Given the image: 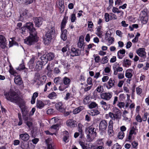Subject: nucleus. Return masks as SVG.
Here are the masks:
<instances>
[{"mask_svg": "<svg viewBox=\"0 0 149 149\" xmlns=\"http://www.w3.org/2000/svg\"><path fill=\"white\" fill-rule=\"evenodd\" d=\"M84 109V107L83 106H80L73 110V113L74 114H77L79 113L80 111L83 110Z\"/></svg>", "mask_w": 149, "mask_h": 149, "instance_id": "473e14b6", "label": "nucleus"}, {"mask_svg": "<svg viewBox=\"0 0 149 149\" xmlns=\"http://www.w3.org/2000/svg\"><path fill=\"white\" fill-rule=\"evenodd\" d=\"M27 31L29 33L30 36L24 40V42L28 45H31L37 41L36 36L37 32L33 27V23L27 22L24 25Z\"/></svg>", "mask_w": 149, "mask_h": 149, "instance_id": "f257e3e1", "label": "nucleus"}, {"mask_svg": "<svg viewBox=\"0 0 149 149\" xmlns=\"http://www.w3.org/2000/svg\"><path fill=\"white\" fill-rule=\"evenodd\" d=\"M84 37L82 36H80L79 38V41L77 43V46L81 49L83 50L84 49L85 44L84 42Z\"/></svg>", "mask_w": 149, "mask_h": 149, "instance_id": "9d476101", "label": "nucleus"}, {"mask_svg": "<svg viewBox=\"0 0 149 149\" xmlns=\"http://www.w3.org/2000/svg\"><path fill=\"white\" fill-rule=\"evenodd\" d=\"M70 19L72 22H74L76 20L77 18L75 14L73 13L71 15L70 17Z\"/></svg>", "mask_w": 149, "mask_h": 149, "instance_id": "3c124183", "label": "nucleus"}, {"mask_svg": "<svg viewBox=\"0 0 149 149\" xmlns=\"http://www.w3.org/2000/svg\"><path fill=\"white\" fill-rule=\"evenodd\" d=\"M45 106L44 103L40 100H37L36 102V106L38 108L42 109Z\"/></svg>", "mask_w": 149, "mask_h": 149, "instance_id": "c9c22d12", "label": "nucleus"}, {"mask_svg": "<svg viewBox=\"0 0 149 149\" xmlns=\"http://www.w3.org/2000/svg\"><path fill=\"white\" fill-rule=\"evenodd\" d=\"M100 104L102 105V107L104 110H107L109 107V105L107 104L106 102L102 101L100 102Z\"/></svg>", "mask_w": 149, "mask_h": 149, "instance_id": "2f4dec72", "label": "nucleus"}, {"mask_svg": "<svg viewBox=\"0 0 149 149\" xmlns=\"http://www.w3.org/2000/svg\"><path fill=\"white\" fill-rule=\"evenodd\" d=\"M107 126V123L105 120H102L100 123L99 129L102 131L105 130Z\"/></svg>", "mask_w": 149, "mask_h": 149, "instance_id": "f3484780", "label": "nucleus"}, {"mask_svg": "<svg viewBox=\"0 0 149 149\" xmlns=\"http://www.w3.org/2000/svg\"><path fill=\"white\" fill-rule=\"evenodd\" d=\"M57 4L60 10V12L61 13L62 12L64 11V9L63 0H59Z\"/></svg>", "mask_w": 149, "mask_h": 149, "instance_id": "393cba45", "label": "nucleus"}, {"mask_svg": "<svg viewBox=\"0 0 149 149\" xmlns=\"http://www.w3.org/2000/svg\"><path fill=\"white\" fill-rule=\"evenodd\" d=\"M73 95L71 93H68L64 97V99L66 100H72L74 99Z\"/></svg>", "mask_w": 149, "mask_h": 149, "instance_id": "bb28decb", "label": "nucleus"}, {"mask_svg": "<svg viewBox=\"0 0 149 149\" xmlns=\"http://www.w3.org/2000/svg\"><path fill=\"white\" fill-rule=\"evenodd\" d=\"M61 30L62 33L61 35V38L63 40H65L67 38L66 34L67 32V31L66 29H65L63 31Z\"/></svg>", "mask_w": 149, "mask_h": 149, "instance_id": "c85d7f7f", "label": "nucleus"}, {"mask_svg": "<svg viewBox=\"0 0 149 149\" xmlns=\"http://www.w3.org/2000/svg\"><path fill=\"white\" fill-rule=\"evenodd\" d=\"M134 135H134V134H132L131 133L129 132V134L128 135V136L127 137V139H128V141H130L133 139L134 138Z\"/></svg>", "mask_w": 149, "mask_h": 149, "instance_id": "bf43d9fd", "label": "nucleus"}, {"mask_svg": "<svg viewBox=\"0 0 149 149\" xmlns=\"http://www.w3.org/2000/svg\"><path fill=\"white\" fill-rule=\"evenodd\" d=\"M113 121L111 120L109 123L108 131L109 135L110 136H113L114 134L113 131Z\"/></svg>", "mask_w": 149, "mask_h": 149, "instance_id": "f8f14e48", "label": "nucleus"}, {"mask_svg": "<svg viewBox=\"0 0 149 149\" xmlns=\"http://www.w3.org/2000/svg\"><path fill=\"white\" fill-rule=\"evenodd\" d=\"M46 55L48 61H51L53 59L54 57V54L52 53H49Z\"/></svg>", "mask_w": 149, "mask_h": 149, "instance_id": "37998d69", "label": "nucleus"}, {"mask_svg": "<svg viewBox=\"0 0 149 149\" xmlns=\"http://www.w3.org/2000/svg\"><path fill=\"white\" fill-rule=\"evenodd\" d=\"M140 19L141 22L144 24H146L148 21L146 9H144L142 11L140 14Z\"/></svg>", "mask_w": 149, "mask_h": 149, "instance_id": "423d86ee", "label": "nucleus"}, {"mask_svg": "<svg viewBox=\"0 0 149 149\" xmlns=\"http://www.w3.org/2000/svg\"><path fill=\"white\" fill-rule=\"evenodd\" d=\"M16 1L19 3H24L26 4L31 3L33 1V0H16Z\"/></svg>", "mask_w": 149, "mask_h": 149, "instance_id": "f704fd0d", "label": "nucleus"}, {"mask_svg": "<svg viewBox=\"0 0 149 149\" xmlns=\"http://www.w3.org/2000/svg\"><path fill=\"white\" fill-rule=\"evenodd\" d=\"M113 93L112 92H105L101 94L100 96L101 99L106 100H109L112 97Z\"/></svg>", "mask_w": 149, "mask_h": 149, "instance_id": "6e6552de", "label": "nucleus"}, {"mask_svg": "<svg viewBox=\"0 0 149 149\" xmlns=\"http://www.w3.org/2000/svg\"><path fill=\"white\" fill-rule=\"evenodd\" d=\"M85 132L87 134L86 137L88 139H91L96 136L97 133L96 129L92 125L87 127Z\"/></svg>", "mask_w": 149, "mask_h": 149, "instance_id": "20e7f679", "label": "nucleus"}, {"mask_svg": "<svg viewBox=\"0 0 149 149\" xmlns=\"http://www.w3.org/2000/svg\"><path fill=\"white\" fill-rule=\"evenodd\" d=\"M131 64V61L128 59H124L123 63V65L126 67H129Z\"/></svg>", "mask_w": 149, "mask_h": 149, "instance_id": "7c9ffc66", "label": "nucleus"}, {"mask_svg": "<svg viewBox=\"0 0 149 149\" xmlns=\"http://www.w3.org/2000/svg\"><path fill=\"white\" fill-rule=\"evenodd\" d=\"M144 48H139L136 51L137 54L140 56L145 58L146 57V53Z\"/></svg>", "mask_w": 149, "mask_h": 149, "instance_id": "9b49d317", "label": "nucleus"}, {"mask_svg": "<svg viewBox=\"0 0 149 149\" xmlns=\"http://www.w3.org/2000/svg\"><path fill=\"white\" fill-rule=\"evenodd\" d=\"M61 81V78L60 77L55 78L54 80V83L56 84L60 83Z\"/></svg>", "mask_w": 149, "mask_h": 149, "instance_id": "338daca9", "label": "nucleus"}, {"mask_svg": "<svg viewBox=\"0 0 149 149\" xmlns=\"http://www.w3.org/2000/svg\"><path fill=\"white\" fill-rule=\"evenodd\" d=\"M113 112L110 113L111 119L113 120H119L121 118L122 113L120 110L116 107L113 109Z\"/></svg>", "mask_w": 149, "mask_h": 149, "instance_id": "39448f33", "label": "nucleus"}, {"mask_svg": "<svg viewBox=\"0 0 149 149\" xmlns=\"http://www.w3.org/2000/svg\"><path fill=\"white\" fill-rule=\"evenodd\" d=\"M14 82L16 84L20 85L23 83V81L19 75L16 76L14 79Z\"/></svg>", "mask_w": 149, "mask_h": 149, "instance_id": "5701e85b", "label": "nucleus"}, {"mask_svg": "<svg viewBox=\"0 0 149 149\" xmlns=\"http://www.w3.org/2000/svg\"><path fill=\"white\" fill-rule=\"evenodd\" d=\"M90 97L89 96H86L84 99L83 102L84 104H86L90 101Z\"/></svg>", "mask_w": 149, "mask_h": 149, "instance_id": "a18cd8bd", "label": "nucleus"}, {"mask_svg": "<svg viewBox=\"0 0 149 149\" xmlns=\"http://www.w3.org/2000/svg\"><path fill=\"white\" fill-rule=\"evenodd\" d=\"M106 40H107L108 42V45H111L114 42V38L113 37H111L110 38H108L105 39Z\"/></svg>", "mask_w": 149, "mask_h": 149, "instance_id": "de8ad7c7", "label": "nucleus"}, {"mask_svg": "<svg viewBox=\"0 0 149 149\" xmlns=\"http://www.w3.org/2000/svg\"><path fill=\"white\" fill-rule=\"evenodd\" d=\"M111 33L110 30L108 31L105 33V39H108L111 37Z\"/></svg>", "mask_w": 149, "mask_h": 149, "instance_id": "5fc2aeb1", "label": "nucleus"}, {"mask_svg": "<svg viewBox=\"0 0 149 149\" xmlns=\"http://www.w3.org/2000/svg\"><path fill=\"white\" fill-rule=\"evenodd\" d=\"M135 120L139 123H141L142 121V119L139 115H138L135 117Z\"/></svg>", "mask_w": 149, "mask_h": 149, "instance_id": "680f3d73", "label": "nucleus"}, {"mask_svg": "<svg viewBox=\"0 0 149 149\" xmlns=\"http://www.w3.org/2000/svg\"><path fill=\"white\" fill-rule=\"evenodd\" d=\"M43 63L40 61H37L35 66V69L36 70L39 71L42 69V67Z\"/></svg>", "mask_w": 149, "mask_h": 149, "instance_id": "4be33fe9", "label": "nucleus"}, {"mask_svg": "<svg viewBox=\"0 0 149 149\" xmlns=\"http://www.w3.org/2000/svg\"><path fill=\"white\" fill-rule=\"evenodd\" d=\"M52 40L50 38L45 36L43 40L44 43L46 45H48L51 42Z\"/></svg>", "mask_w": 149, "mask_h": 149, "instance_id": "58836bf2", "label": "nucleus"}, {"mask_svg": "<svg viewBox=\"0 0 149 149\" xmlns=\"http://www.w3.org/2000/svg\"><path fill=\"white\" fill-rule=\"evenodd\" d=\"M33 20L36 27H39L42 24L43 19L40 17H34L33 18Z\"/></svg>", "mask_w": 149, "mask_h": 149, "instance_id": "1a4fd4ad", "label": "nucleus"}, {"mask_svg": "<svg viewBox=\"0 0 149 149\" xmlns=\"http://www.w3.org/2000/svg\"><path fill=\"white\" fill-rule=\"evenodd\" d=\"M132 70L131 69H129L125 71V76L126 77L128 78H131L132 76Z\"/></svg>", "mask_w": 149, "mask_h": 149, "instance_id": "cd10ccee", "label": "nucleus"}, {"mask_svg": "<svg viewBox=\"0 0 149 149\" xmlns=\"http://www.w3.org/2000/svg\"><path fill=\"white\" fill-rule=\"evenodd\" d=\"M93 57L95 63H98L100 61V57L99 56L94 54L93 55Z\"/></svg>", "mask_w": 149, "mask_h": 149, "instance_id": "e2e57ef3", "label": "nucleus"}, {"mask_svg": "<svg viewBox=\"0 0 149 149\" xmlns=\"http://www.w3.org/2000/svg\"><path fill=\"white\" fill-rule=\"evenodd\" d=\"M68 86H66L63 83L62 84L59 86L58 89L60 91H63L66 88H68Z\"/></svg>", "mask_w": 149, "mask_h": 149, "instance_id": "ea45409f", "label": "nucleus"}, {"mask_svg": "<svg viewBox=\"0 0 149 149\" xmlns=\"http://www.w3.org/2000/svg\"><path fill=\"white\" fill-rule=\"evenodd\" d=\"M117 106L120 108L122 109L125 107V103L123 102H120L118 103Z\"/></svg>", "mask_w": 149, "mask_h": 149, "instance_id": "052dcab7", "label": "nucleus"}, {"mask_svg": "<svg viewBox=\"0 0 149 149\" xmlns=\"http://www.w3.org/2000/svg\"><path fill=\"white\" fill-rule=\"evenodd\" d=\"M6 39L5 38L1 35H0V47L3 49L5 48L6 46Z\"/></svg>", "mask_w": 149, "mask_h": 149, "instance_id": "a211bd4d", "label": "nucleus"}, {"mask_svg": "<svg viewBox=\"0 0 149 149\" xmlns=\"http://www.w3.org/2000/svg\"><path fill=\"white\" fill-rule=\"evenodd\" d=\"M80 54V51L78 49H76L74 48H72L71 49L70 55L72 56H78Z\"/></svg>", "mask_w": 149, "mask_h": 149, "instance_id": "6ab92c4d", "label": "nucleus"}, {"mask_svg": "<svg viewBox=\"0 0 149 149\" xmlns=\"http://www.w3.org/2000/svg\"><path fill=\"white\" fill-rule=\"evenodd\" d=\"M125 51L124 49L120 50L117 53L118 58L120 59H122L124 56Z\"/></svg>", "mask_w": 149, "mask_h": 149, "instance_id": "b1692460", "label": "nucleus"}, {"mask_svg": "<svg viewBox=\"0 0 149 149\" xmlns=\"http://www.w3.org/2000/svg\"><path fill=\"white\" fill-rule=\"evenodd\" d=\"M35 60V58L32 57L28 63L29 67L30 69H32L34 68L33 63Z\"/></svg>", "mask_w": 149, "mask_h": 149, "instance_id": "72a5a7b5", "label": "nucleus"}, {"mask_svg": "<svg viewBox=\"0 0 149 149\" xmlns=\"http://www.w3.org/2000/svg\"><path fill=\"white\" fill-rule=\"evenodd\" d=\"M100 113V112L97 110H92L90 112V114L93 116H94Z\"/></svg>", "mask_w": 149, "mask_h": 149, "instance_id": "09e8293b", "label": "nucleus"}, {"mask_svg": "<svg viewBox=\"0 0 149 149\" xmlns=\"http://www.w3.org/2000/svg\"><path fill=\"white\" fill-rule=\"evenodd\" d=\"M136 92L138 95L141 96L142 95V89L139 87H137L136 88Z\"/></svg>", "mask_w": 149, "mask_h": 149, "instance_id": "8fccbe9b", "label": "nucleus"}, {"mask_svg": "<svg viewBox=\"0 0 149 149\" xmlns=\"http://www.w3.org/2000/svg\"><path fill=\"white\" fill-rule=\"evenodd\" d=\"M19 137L20 139L22 140L25 141H27L29 139L30 136L28 134L25 133L20 134L19 135Z\"/></svg>", "mask_w": 149, "mask_h": 149, "instance_id": "aec40b11", "label": "nucleus"}, {"mask_svg": "<svg viewBox=\"0 0 149 149\" xmlns=\"http://www.w3.org/2000/svg\"><path fill=\"white\" fill-rule=\"evenodd\" d=\"M56 109L59 111L63 112L65 111V109L62 102L57 103L55 104Z\"/></svg>", "mask_w": 149, "mask_h": 149, "instance_id": "4468645a", "label": "nucleus"}, {"mask_svg": "<svg viewBox=\"0 0 149 149\" xmlns=\"http://www.w3.org/2000/svg\"><path fill=\"white\" fill-rule=\"evenodd\" d=\"M51 139H48L46 140V143L48 145L47 149H54V146H52V144L51 143H49L48 141L51 140Z\"/></svg>", "mask_w": 149, "mask_h": 149, "instance_id": "49530a36", "label": "nucleus"}, {"mask_svg": "<svg viewBox=\"0 0 149 149\" xmlns=\"http://www.w3.org/2000/svg\"><path fill=\"white\" fill-rule=\"evenodd\" d=\"M10 70H9V72L11 74L14 75V76H16V74H17V72H16L15 70L13 69V68L11 67V65H10Z\"/></svg>", "mask_w": 149, "mask_h": 149, "instance_id": "864d4df0", "label": "nucleus"}, {"mask_svg": "<svg viewBox=\"0 0 149 149\" xmlns=\"http://www.w3.org/2000/svg\"><path fill=\"white\" fill-rule=\"evenodd\" d=\"M47 56L46 55L44 54L41 57V59L43 63H46L47 62L48 60Z\"/></svg>", "mask_w": 149, "mask_h": 149, "instance_id": "a19ab883", "label": "nucleus"}, {"mask_svg": "<svg viewBox=\"0 0 149 149\" xmlns=\"http://www.w3.org/2000/svg\"><path fill=\"white\" fill-rule=\"evenodd\" d=\"M56 95H57L55 92H53L49 94L48 96L50 99H53L56 97Z\"/></svg>", "mask_w": 149, "mask_h": 149, "instance_id": "603ef678", "label": "nucleus"}, {"mask_svg": "<svg viewBox=\"0 0 149 149\" xmlns=\"http://www.w3.org/2000/svg\"><path fill=\"white\" fill-rule=\"evenodd\" d=\"M19 107L21 110L23 119L25 121L30 120L31 119L30 116L34 114L36 111V109L34 107L32 108L30 112L29 115H28L29 111L28 110L24 104H19Z\"/></svg>", "mask_w": 149, "mask_h": 149, "instance_id": "f03ea898", "label": "nucleus"}, {"mask_svg": "<svg viewBox=\"0 0 149 149\" xmlns=\"http://www.w3.org/2000/svg\"><path fill=\"white\" fill-rule=\"evenodd\" d=\"M102 26L100 25L96 27V34L99 37L101 38L103 36V31L102 30Z\"/></svg>", "mask_w": 149, "mask_h": 149, "instance_id": "412c9836", "label": "nucleus"}, {"mask_svg": "<svg viewBox=\"0 0 149 149\" xmlns=\"http://www.w3.org/2000/svg\"><path fill=\"white\" fill-rule=\"evenodd\" d=\"M25 68L24 65V63H22L19 65V66L16 68V69L18 70H23Z\"/></svg>", "mask_w": 149, "mask_h": 149, "instance_id": "69168bd1", "label": "nucleus"}, {"mask_svg": "<svg viewBox=\"0 0 149 149\" xmlns=\"http://www.w3.org/2000/svg\"><path fill=\"white\" fill-rule=\"evenodd\" d=\"M59 125L58 124L52 125L50 129V131L52 132L55 133L57 131L58 129Z\"/></svg>", "mask_w": 149, "mask_h": 149, "instance_id": "c756f323", "label": "nucleus"}, {"mask_svg": "<svg viewBox=\"0 0 149 149\" xmlns=\"http://www.w3.org/2000/svg\"><path fill=\"white\" fill-rule=\"evenodd\" d=\"M4 95L8 100L14 103H19L20 98L14 91L11 89L9 91L5 92Z\"/></svg>", "mask_w": 149, "mask_h": 149, "instance_id": "7ed1b4c3", "label": "nucleus"}, {"mask_svg": "<svg viewBox=\"0 0 149 149\" xmlns=\"http://www.w3.org/2000/svg\"><path fill=\"white\" fill-rule=\"evenodd\" d=\"M132 149H137V147L138 145L137 143L134 141L132 143Z\"/></svg>", "mask_w": 149, "mask_h": 149, "instance_id": "0e129e2a", "label": "nucleus"}, {"mask_svg": "<svg viewBox=\"0 0 149 149\" xmlns=\"http://www.w3.org/2000/svg\"><path fill=\"white\" fill-rule=\"evenodd\" d=\"M97 106V104L94 102H92L89 105V107L90 109L94 108Z\"/></svg>", "mask_w": 149, "mask_h": 149, "instance_id": "4d7b16f0", "label": "nucleus"}, {"mask_svg": "<svg viewBox=\"0 0 149 149\" xmlns=\"http://www.w3.org/2000/svg\"><path fill=\"white\" fill-rule=\"evenodd\" d=\"M130 132L135 135L137 132V129H136V126L132 127L130 129Z\"/></svg>", "mask_w": 149, "mask_h": 149, "instance_id": "4c0bfd02", "label": "nucleus"}, {"mask_svg": "<svg viewBox=\"0 0 149 149\" xmlns=\"http://www.w3.org/2000/svg\"><path fill=\"white\" fill-rule=\"evenodd\" d=\"M125 136V134L124 132H120L118 134V138L122 139H123Z\"/></svg>", "mask_w": 149, "mask_h": 149, "instance_id": "13d9d810", "label": "nucleus"}, {"mask_svg": "<svg viewBox=\"0 0 149 149\" xmlns=\"http://www.w3.org/2000/svg\"><path fill=\"white\" fill-rule=\"evenodd\" d=\"M68 19V17L67 16H65L64 17L63 19L61 22V29L62 30L64 28L66 23H67V20Z\"/></svg>", "mask_w": 149, "mask_h": 149, "instance_id": "a878e982", "label": "nucleus"}, {"mask_svg": "<svg viewBox=\"0 0 149 149\" xmlns=\"http://www.w3.org/2000/svg\"><path fill=\"white\" fill-rule=\"evenodd\" d=\"M67 126L70 127H74L77 125V121L73 119H69L66 121Z\"/></svg>", "mask_w": 149, "mask_h": 149, "instance_id": "ddd939ff", "label": "nucleus"}, {"mask_svg": "<svg viewBox=\"0 0 149 149\" xmlns=\"http://www.w3.org/2000/svg\"><path fill=\"white\" fill-rule=\"evenodd\" d=\"M115 81L112 78H110L107 82V85L106 86L108 89H110L114 86Z\"/></svg>", "mask_w": 149, "mask_h": 149, "instance_id": "2eb2a0df", "label": "nucleus"}, {"mask_svg": "<svg viewBox=\"0 0 149 149\" xmlns=\"http://www.w3.org/2000/svg\"><path fill=\"white\" fill-rule=\"evenodd\" d=\"M55 32L54 29L52 28H51L46 33L45 36L47 37L50 38V39H52V38L54 37V34Z\"/></svg>", "mask_w": 149, "mask_h": 149, "instance_id": "dca6fc26", "label": "nucleus"}, {"mask_svg": "<svg viewBox=\"0 0 149 149\" xmlns=\"http://www.w3.org/2000/svg\"><path fill=\"white\" fill-rule=\"evenodd\" d=\"M109 61V59L107 56H105L102 58L101 61V64H105L107 63Z\"/></svg>", "mask_w": 149, "mask_h": 149, "instance_id": "c03bdc74", "label": "nucleus"}, {"mask_svg": "<svg viewBox=\"0 0 149 149\" xmlns=\"http://www.w3.org/2000/svg\"><path fill=\"white\" fill-rule=\"evenodd\" d=\"M111 70V66L109 65H108L104 69V71L105 73H109Z\"/></svg>", "mask_w": 149, "mask_h": 149, "instance_id": "6e6d98bb", "label": "nucleus"}, {"mask_svg": "<svg viewBox=\"0 0 149 149\" xmlns=\"http://www.w3.org/2000/svg\"><path fill=\"white\" fill-rule=\"evenodd\" d=\"M31 15V14L29 13L28 10H25L23 11L22 13L20 15L19 18V20L23 21L24 18L27 19Z\"/></svg>", "mask_w": 149, "mask_h": 149, "instance_id": "0eeeda50", "label": "nucleus"}, {"mask_svg": "<svg viewBox=\"0 0 149 149\" xmlns=\"http://www.w3.org/2000/svg\"><path fill=\"white\" fill-rule=\"evenodd\" d=\"M111 20L116 19H117L116 15L114 14L111 13H110V15Z\"/></svg>", "mask_w": 149, "mask_h": 149, "instance_id": "774afa93", "label": "nucleus"}, {"mask_svg": "<svg viewBox=\"0 0 149 149\" xmlns=\"http://www.w3.org/2000/svg\"><path fill=\"white\" fill-rule=\"evenodd\" d=\"M123 70L122 67H120V65L115 70H113V74L115 75H117L118 74V72H122Z\"/></svg>", "mask_w": 149, "mask_h": 149, "instance_id": "79ce46f5", "label": "nucleus"}, {"mask_svg": "<svg viewBox=\"0 0 149 149\" xmlns=\"http://www.w3.org/2000/svg\"><path fill=\"white\" fill-rule=\"evenodd\" d=\"M63 83L65 85L68 87L70 83V80L68 77H65L63 79Z\"/></svg>", "mask_w": 149, "mask_h": 149, "instance_id": "e433bc0d", "label": "nucleus"}]
</instances>
